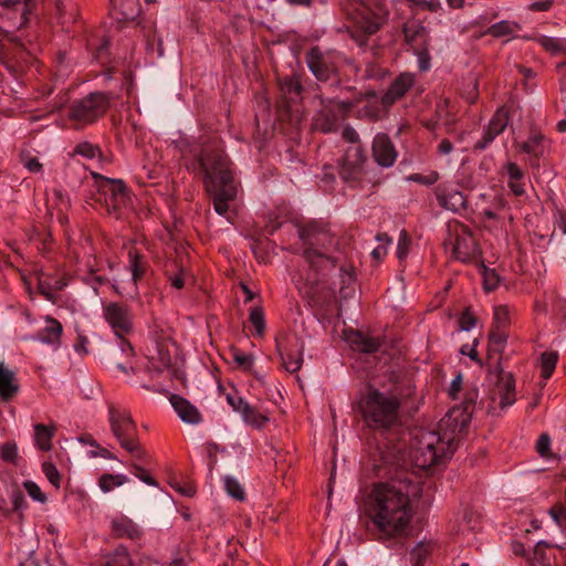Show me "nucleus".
Wrapping results in <instances>:
<instances>
[{"label": "nucleus", "instance_id": "20e7f679", "mask_svg": "<svg viewBox=\"0 0 566 566\" xmlns=\"http://www.w3.org/2000/svg\"><path fill=\"white\" fill-rule=\"evenodd\" d=\"M207 191L214 211L232 222L230 202L237 197V186L229 158L218 144L207 145L198 156Z\"/></svg>", "mask_w": 566, "mask_h": 566}, {"label": "nucleus", "instance_id": "58836bf2", "mask_svg": "<svg viewBox=\"0 0 566 566\" xmlns=\"http://www.w3.org/2000/svg\"><path fill=\"white\" fill-rule=\"evenodd\" d=\"M558 360L557 352H545L542 354L541 358V367H542V377L548 379L556 367Z\"/></svg>", "mask_w": 566, "mask_h": 566}, {"label": "nucleus", "instance_id": "7c9ffc66", "mask_svg": "<svg viewBox=\"0 0 566 566\" xmlns=\"http://www.w3.org/2000/svg\"><path fill=\"white\" fill-rule=\"evenodd\" d=\"M66 283L59 277L41 274L38 279L39 292L48 300L54 301V292L61 291Z\"/></svg>", "mask_w": 566, "mask_h": 566}, {"label": "nucleus", "instance_id": "c85d7f7f", "mask_svg": "<svg viewBox=\"0 0 566 566\" xmlns=\"http://www.w3.org/2000/svg\"><path fill=\"white\" fill-rule=\"evenodd\" d=\"M547 148L548 142L545 136L539 133L532 134L527 140L520 145L522 151L531 155L536 160L545 155Z\"/></svg>", "mask_w": 566, "mask_h": 566}, {"label": "nucleus", "instance_id": "a19ab883", "mask_svg": "<svg viewBox=\"0 0 566 566\" xmlns=\"http://www.w3.org/2000/svg\"><path fill=\"white\" fill-rule=\"evenodd\" d=\"M249 321L254 328V335L259 337L263 336L265 322L264 314L261 307H253L250 311Z\"/></svg>", "mask_w": 566, "mask_h": 566}, {"label": "nucleus", "instance_id": "338daca9", "mask_svg": "<svg viewBox=\"0 0 566 566\" xmlns=\"http://www.w3.org/2000/svg\"><path fill=\"white\" fill-rule=\"evenodd\" d=\"M476 344H478V340L474 342L473 346H470L468 344L463 345L460 349V353L462 355L469 356L472 360H475L476 363L481 364V360L479 359L478 352L475 349Z\"/></svg>", "mask_w": 566, "mask_h": 566}, {"label": "nucleus", "instance_id": "f03ea898", "mask_svg": "<svg viewBox=\"0 0 566 566\" xmlns=\"http://www.w3.org/2000/svg\"><path fill=\"white\" fill-rule=\"evenodd\" d=\"M379 451L385 465L403 471L409 464L420 470H427L453 454V451L446 449V443H442L439 433L426 428H418L410 432L408 458L406 457V446L400 441L392 446L379 447Z\"/></svg>", "mask_w": 566, "mask_h": 566}, {"label": "nucleus", "instance_id": "f3484780", "mask_svg": "<svg viewBox=\"0 0 566 566\" xmlns=\"http://www.w3.org/2000/svg\"><path fill=\"white\" fill-rule=\"evenodd\" d=\"M306 62L311 72L319 81L328 80L337 70L335 55L323 52L318 48H313L307 52Z\"/></svg>", "mask_w": 566, "mask_h": 566}, {"label": "nucleus", "instance_id": "cd10ccee", "mask_svg": "<svg viewBox=\"0 0 566 566\" xmlns=\"http://www.w3.org/2000/svg\"><path fill=\"white\" fill-rule=\"evenodd\" d=\"M19 391V385L13 370L0 361V398L10 400Z\"/></svg>", "mask_w": 566, "mask_h": 566}, {"label": "nucleus", "instance_id": "dca6fc26", "mask_svg": "<svg viewBox=\"0 0 566 566\" xmlns=\"http://www.w3.org/2000/svg\"><path fill=\"white\" fill-rule=\"evenodd\" d=\"M366 157L359 145L348 147L340 161L339 176L346 182L358 181L364 172Z\"/></svg>", "mask_w": 566, "mask_h": 566}, {"label": "nucleus", "instance_id": "f257e3e1", "mask_svg": "<svg viewBox=\"0 0 566 566\" xmlns=\"http://www.w3.org/2000/svg\"><path fill=\"white\" fill-rule=\"evenodd\" d=\"M389 474L387 481L374 485L366 499V514L385 538L405 533L412 515L410 499L421 492L415 473L394 469Z\"/></svg>", "mask_w": 566, "mask_h": 566}, {"label": "nucleus", "instance_id": "473e14b6", "mask_svg": "<svg viewBox=\"0 0 566 566\" xmlns=\"http://www.w3.org/2000/svg\"><path fill=\"white\" fill-rule=\"evenodd\" d=\"M118 350L123 356H125V361H120L117 357V350L113 354L112 360L116 365V367L124 374H128L129 371H134V368L130 364V360L134 356V349L132 345L126 340L122 339L119 342Z\"/></svg>", "mask_w": 566, "mask_h": 566}, {"label": "nucleus", "instance_id": "ddd939ff", "mask_svg": "<svg viewBox=\"0 0 566 566\" xmlns=\"http://www.w3.org/2000/svg\"><path fill=\"white\" fill-rule=\"evenodd\" d=\"M303 86L300 75L295 74L287 82L285 81V117L292 125L298 126L305 116V109L302 104Z\"/></svg>", "mask_w": 566, "mask_h": 566}, {"label": "nucleus", "instance_id": "a878e982", "mask_svg": "<svg viewBox=\"0 0 566 566\" xmlns=\"http://www.w3.org/2000/svg\"><path fill=\"white\" fill-rule=\"evenodd\" d=\"M437 200L439 205L453 212H459L467 207V199L461 191L455 189H442L437 190Z\"/></svg>", "mask_w": 566, "mask_h": 566}, {"label": "nucleus", "instance_id": "8fccbe9b", "mask_svg": "<svg viewBox=\"0 0 566 566\" xmlns=\"http://www.w3.org/2000/svg\"><path fill=\"white\" fill-rule=\"evenodd\" d=\"M409 244L410 239L406 230H401L398 238V245H397V258L399 260H403L407 258L409 252Z\"/></svg>", "mask_w": 566, "mask_h": 566}, {"label": "nucleus", "instance_id": "c03bdc74", "mask_svg": "<svg viewBox=\"0 0 566 566\" xmlns=\"http://www.w3.org/2000/svg\"><path fill=\"white\" fill-rule=\"evenodd\" d=\"M75 153L87 159H95L101 157L99 148L87 142L78 144L75 148Z\"/></svg>", "mask_w": 566, "mask_h": 566}, {"label": "nucleus", "instance_id": "4c0bfd02", "mask_svg": "<svg viewBox=\"0 0 566 566\" xmlns=\"http://www.w3.org/2000/svg\"><path fill=\"white\" fill-rule=\"evenodd\" d=\"M128 482V478L124 474L104 473L98 479V486L104 493L111 492L114 488L122 486Z\"/></svg>", "mask_w": 566, "mask_h": 566}, {"label": "nucleus", "instance_id": "13d9d810", "mask_svg": "<svg viewBox=\"0 0 566 566\" xmlns=\"http://www.w3.org/2000/svg\"><path fill=\"white\" fill-rule=\"evenodd\" d=\"M227 400L229 405L238 412H242V409H244V405H249L237 394H228Z\"/></svg>", "mask_w": 566, "mask_h": 566}, {"label": "nucleus", "instance_id": "4be33fe9", "mask_svg": "<svg viewBox=\"0 0 566 566\" xmlns=\"http://www.w3.org/2000/svg\"><path fill=\"white\" fill-rule=\"evenodd\" d=\"M415 84V76L411 73H401L397 76L382 95V104L390 107L400 99Z\"/></svg>", "mask_w": 566, "mask_h": 566}, {"label": "nucleus", "instance_id": "7ed1b4c3", "mask_svg": "<svg viewBox=\"0 0 566 566\" xmlns=\"http://www.w3.org/2000/svg\"><path fill=\"white\" fill-rule=\"evenodd\" d=\"M364 424L392 446L402 430L401 400L392 392L369 387L355 402Z\"/></svg>", "mask_w": 566, "mask_h": 566}, {"label": "nucleus", "instance_id": "052dcab7", "mask_svg": "<svg viewBox=\"0 0 566 566\" xmlns=\"http://www.w3.org/2000/svg\"><path fill=\"white\" fill-rule=\"evenodd\" d=\"M427 554L428 549L423 545H418L415 549H412L411 558L415 563V566H421L422 559L426 558Z\"/></svg>", "mask_w": 566, "mask_h": 566}, {"label": "nucleus", "instance_id": "680f3d73", "mask_svg": "<svg viewBox=\"0 0 566 566\" xmlns=\"http://www.w3.org/2000/svg\"><path fill=\"white\" fill-rule=\"evenodd\" d=\"M411 180L423 184V185H432L439 179L438 172H431L430 175H420L416 174L410 177Z\"/></svg>", "mask_w": 566, "mask_h": 566}, {"label": "nucleus", "instance_id": "864d4df0", "mask_svg": "<svg viewBox=\"0 0 566 566\" xmlns=\"http://www.w3.org/2000/svg\"><path fill=\"white\" fill-rule=\"evenodd\" d=\"M24 489L28 492V494L34 500L40 503H44L46 501V496L41 491L39 485L32 481L24 482Z\"/></svg>", "mask_w": 566, "mask_h": 566}, {"label": "nucleus", "instance_id": "3c124183", "mask_svg": "<svg viewBox=\"0 0 566 566\" xmlns=\"http://www.w3.org/2000/svg\"><path fill=\"white\" fill-rule=\"evenodd\" d=\"M0 457L6 462H14L18 457V447L14 442H6L0 447Z\"/></svg>", "mask_w": 566, "mask_h": 566}, {"label": "nucleus", "instance_id": "a18cd8bd", "mask_svg": "<svg viewBox=\"0 0 566 566\" xmlns=\"http://www.w3.org/2000/svg\"><path fill=\"white\" fill-rule=\"evenodd\" d=\"M241 415L245 422L256 427L262 426V423L268 420L265 417L256 413V411L249 405H244V409H242Z\"/></svg>", "mask_w": 566, "mask_h": 566}, {"label": "nucleus", "instance_id": "bf43d9fd", "mask_svg": "<svg viewBox=\"0 0 566 566\" xmlns=\"http://www.w3.org/2000/svg\"><path fill=\"white\" fill-rule=\"evenodd\" d=\"M133 469H134V474L140 481H143L146 484L151 485V486H156L157 485L156 481L149 474H147L146 471L142 467H139L137 464H134Z\"/></svg>", "mask_w": 566, "mask_h": 566}, {"label": "nucleus", "instance_id": "bb28decb", "mask_svg": "<svg viewBox=\"0 0 566 566\" xmlns=\"http://www.w3.org/2000/svg\"><path fill=\"white\" fill-rule=\"evenodd\" d=\"M62 332V324L55 318L48 316L45 318V326L38 332L33 339L57 347L61 343Z\"/></svg>", "mask_w": 566, "mask_h": 566}, {"label": "nucleus", "instance_id": "c756f323", "mask_svg": "<svg viewBox=\"0 0 566 566\" xmlns=\"http://www.w3.org/2000/svg\"><path fill=\"white\" fill-rule=\"evenodd\" d=\"M112 527L115 534L119 537L136 539L142 535L139 526L127 516H119L114 518L112 522Z\"/></svg>", "mask_w": 566, "mask_h": 566}, {"label": "nucleus", "instance_id": "49530a36", "mask_svg": "<svg viewBox=\"0 0 566 566\" xmlns=\"http://www.w3.org/2000/svg\"><path fill=\"white\" fill-rule=\"evenodd\" d=\"M418 57V66L420 71H428L431 67V56L429 53V45H424L413 50Z\"/></svg>", "mask_w": 566, "mask_h": 566}, {"label": "nucleus", "instance_id": "e2e57ef3", "mask_svg": "<svg viewBox=\"0 0 566 566\" xmlns=\"http://www.w3.org/2000/svg\"><path fill=\"white\" fill-rule=\"evenodd\" d=\"M233 358L234 361L244 369H250L253 365V359L250 355L235 353Z\"/></svg>", "mask_w": 566, "mask_h": 566}, {"label": "nucleus", "instance_id": "5fc2aeb1", "mask_svg": "<svg viewBox=\"0 0 566 566\" xmlns=\"http://www.w3.org/2000/svg\"><path fill=\"white\" fill-rule=\"evenodd\" d=\"M106 566H132V560L128 553L122 548L116 552L115 558L109 560Z\"/></svg>", "mask_w": 566, "mask_h": 566}, {"label": "nucleus", "instance_id": "2eb2a0df", "mask_svg": "<svg viewBox=\"0 0 566 566\" xmlns=\"http://www.w3.org/2000/svg\"><path fill=\"white\" fill-rule=\"evenodd\" d=\"M453 256L461 262H470L478 255V245L468 227L454 226L451 230V242Z\"/></svg>", "mask_w": 566, "mask_h": 566}, {"label": "nucleus", "instance_id": "4d7b16f0", "mask_svg": "<svg viewBox=\"0 0 566 566\" xmlns=\"http://www.w3.org/2000/svg\"><path fill=\"white\" fill-rule=\"evenodd\" d=\"M459 325L462 331H470L475 326L474 315L470 313L468 310L464 311L459 318Z\"/></svg>", "mask_w": 566, "mask_h": 566}, {"label": "nucleus", "instance_id": "aec40b11", "mask_svg": "<svg viewBox=\"0 0 566 566\" xmlns=\"http://www.w3.org/2000/svg\"><path fill=\"white\" fill-rule=\"evenodd\" d=\"M500 174L505 178L506 185L515 197L525 193V171L514 161L507 160L501 167Z\"/></svg>", "mask_w": 566, "mask_h": 566}, {"label": "nucleus", "instance_id": "39448f33", "mask_svg": "<svg viewBox=\"0 0 566 566\" xmlns=\"http://www.w3.org/2000/svg\"><path fill=\"white\" fill-rule=\"evenodd\" d=\"M293 224L303 243L304 256L307 262L316 266L328 261L327 251L334 244V237L329 229L318 221H307L305 223L293 221Z\"/></svg>", "mask_w": 566, "mask_h": 566}, {"label": "nucleus", "instance_id": "0e129e2a", "mask_svg": "<svg viewBox=\"0 0 566 566\" xmlns=\"http://www.w3.org/2000/svg\"><path fill=\"white\" fill-rule=\"evenodd\" d=\"M549 446H551L549 437L547 434H542L536 442L537 452L541 455H545L549 450Z\"/></svg>", "mask_w": 566, "mask_h": 566}, {"label": "nucleus", "instance_id": "e433bc0d", "mask_svg": "<svg viewBox=\"0 0 566 566\" xmlns=\"http://www.w3.org/2000/svg\"><path fill=\"white\" fill-rule=\"evenodd\" d=\"M128 255L132 280L134 282V285H137V282L143 277L145 273V262L143 260V255L136 251L130 250ZM135 292L137 293V286H135Z\"/></svg>", "mask_w": 566, "mask_h": 566}, {"label": "nucleus", "instance_id": "b1692460", "mask_svg": "<svg viewBox=\"0 0 566 566\" xmlns=\"http://www.w3.org/2000/svg\"><path fill=\"white\" fill-rule=\"evenodd\" d=\"M345 339L354 349L367 354L377 352L381 345L378 338L370 337L363 332L354 329L345 332Z\"/></svg>", "mask_w": 566, "mask_h": 566}, {"label": "nucleus", "instance_id": "9b49d317", "mask_svg": "<svg viewBox=\"0 0 566 566\" xmlns=\"http://www.w3.org/2000/svg\"><path fill=\"white\" fill-rule=\"evenodd\" d=\"M500 357L494 359V369L489 371V380L495 384L493 400L499 399L502 409L515 402V381L512 374H505L501 368Z\"/></svg>", "mask_w": 566, "mask_h": 566}, {"label": "nucleus", "instance_id": "79ce46f5", "mask_svg": "<svg viewBox=\"0 0 566 566\" xmlns=\"http://www.w3.org/2000/svg\"><path fill=\"white\" fill-rule=\"evenodd\" d=\"M510 325V311L505 305H500L494 308L493 313V328L505 329Z\"/></svg>", "mask_w": 566, "mask_h": 566}, {"label": "nucleus", "instance_id": "0eeeda50", "mask_svg": "<svg viewBox=\"0 0 566 566\" xmlns=\"http://www.w3.org/2000/svg\"><path fill=\"white\" fill-rule=\"evenodd\" d=\"M108 421L113 436L119 446L138 460H143L146 452L142 449L137 424L126 408L109 406Z\"/></svg>", "mask_w": 566, "mask_h": 566}, {"label": "nucleus", "instance_id": "423d86ee", "mask_svg": "<svg viewBox=\"0 0 566 566\" xmlns=\"http://www.w3.org/2000/svg\"><path fill=\"white\" fill-rule=\"evenodd\" d=\"M345 11L364 36H357L359 44L365 43L366 35L376 33L388 17V9L376 0H347Z\"/></svg>", "mask_w": 566, "mask_h": 566}, {"label": "nucleus", "instance_id": "de8ad7c7", "mask_svg": "<svg viewBox=\"0 0 566 566\" xmlns=\"http://www.w3.org/2000/svg\"><path fill=\"white\" fill-rule=\"evenodd\" d=\"M43 473L45 474L46 479L50 481V483L55 486L56 489L60 488L61 482V475L56 469V467L51 462H44L42 464Z\"/></svg>", "mask_w": 566, "mask_h": 566}, {"label": "nucleus", "instance_id": "69168bd1", "mask_svg": "<svg viewBox=\"0 0 566 566\" xmlns=\"http://www.w3.org/2000/svg\"><path fill=\"white\" fill-rule=\"evenodd\" d=\"M185 271L184 270H180L178 273L176 274H169L168 275V280L171 284V286H174L175 289H182L184 285H185Z\"/></svg>", "mask_w": 566, "mask_h": 566}, {"label": "nucleus", "instance_id": "72a5a7b5", "mask_svg": "<svg viewBox=\"0 0 566 566\" xmlns=\"http://www.w3.org/2000/svg\"><path fill=\"white\" fill-rule=\"evenodd\" d=\"M54 432V427H48L42 423L34 426V440L40 450L49 451L52 448L51 440Z\"/></svg>", "mask_w": 566, "mask_h": 566}, {"label": "nucleus", "instance_id": "6e6552de", "mask_svg": "<svg viewBox=\"0 0 566 566\" xmlns=\"http://www.w3.org/2000/svg\"><path fill=\"white\" fill-rule=\"evenodd\" d=\"M469 422L470 412L468 411V406L453 407L439 421L436 433H439L442 439V443H446L447 450L455 451L458 442L468 428Z\"/></svg>", "mask_w": 566, "mask_h": 566}, {"label": "nucleus", "instance_id": "9d476101", "mask_svg": "<svg viewBox=\"0 0 566 566\" xmlns=\"http://www.w3.org/2000/svg\"><path fill=\"white\" fill-rule=\"evenodd\" d=\"M109 104L104 93H93L75 102L71 108V118L83 124H90L101 117Z\"/></svg>", "mask_w": 566, "mask_h": 566}, {"label": "nucleus", "instance_id": "6e6d98bb", "mask_svg": "<svg viewBox=\"0 0 566 566\" xmlns=\"http://www.w3.org/2000/svg\"><path fill=\"white\" fill-rule=\"evenodd\" d=\"M407 1L421 8L422 10H428L430 12H437L441 8V3L439 0H407Z\"/></svg>", "mask_w": 566, "mask_h": 566}, {"label": "nucleus", "instance_id": "412c9836", "mask_svg": "<svg viewBox=\"0 0 566 566\" xmlns=\"http://www.w3.org/2000/svg\"><path fill=\"white\" fill-rule=\"evenodd\" d=\"M402 34L406 44H408L412 50L429 45L430 43L429 30L421 21H406L402 24Z\"/></svg>", "mask_w": 566, "mask_h": 566}, {"label": "nucleus", "instance_id": "603ef678", "mask_svg": "<svg viewBox=\"0 0 566 566\" xmlns=\"http://www.w3.org/2000/svg\"><path fill=\"white\" fill-rule=\"evenodd\" d=\"M500 277L494 270L484 269L483 271V284L486 292H491L499 285Z\"/></svg>", "mask_w": 566, "mask_h": 566}, {"label": "nucleus", "instance_id": "2f4dec72", "mask_svg": "<svg viewBox=\"0 0 566 566\" xmlns=\"http://www.w3.org/2000/svg\"><path fill=\"white\" fill-rule=\"evenodd\" d=\"M506 340L507 334L505 329L492 327L489 334L488 360H492L494 355H500L503 352Z\"/></svg>", "mask_w": 566, "mask_h": 566}, {"label": "nucleus", "instance_id": "a211bd4d", "mask_svg": "<svg viewBox=\"0 0 566 566\" xmlns=\"http://www.w3.org/2000/svg\"><path fill=\"white\" fill-rule=\"evenodd\" d=\"M509 111L500 107L489 122L482 138L475 144L474 149L484 150L507 126Z\"/></svg>", "mask_w": 566, "mask_h": 566}, {"label": "nucleus", "instance_id": "5701e85b", "mask_svg": "<svg viewBox=\"0 0 566 566\" xmlns=\"http://www.w3.org/2000/svg\"><path fill=\"white\" fill-rule=\"evenodd\" d=\"M388 108L382 104V97L378 98L376 93H370L358 107L357 116L361 119L376 122L382 118Z\"/></svg>", "mask_w": 566, "mask_h": 566}, {"label": "nucleus", "instance_id": "c9c22d12", "mask_svg": "<svg viewBox=\"0 0 566 566\" xmlns=\"http://www.w3.org/2000/svg\"><path fill=\"white\" fill-rule=\"evenodd\" d=\"M535 40L552 54H566V39L541 35Z\"/></svg>", "mask_w": 566, "mask_h": 566}, {"label": "nucleus", "instance_id": "37998d69", "mask_svg": "<svg viewBox=\"0 0 566 566\" xmlns=\"http://www.w3.org/2000/svg\"><path fill=\"white\" fill-rule=\"evenodd\" d=\"M379 245L371 251V256L380 261L387 254V248L392 243L391 238L387 233H378L376 235Z\"/></svg>", "mask_w": 566, "mask_h": 566}, {"label": "nucleus", "instance_id": "1a4fd4ad", "mask_svg": "<svg viewBox=\"0 0 566 566\" xmlns=\"http://www.w3.org/2000/svg\"><path fill=\"white\" fill-rule=\"evenodd\" d=\"M102 316L119 339L133 329V313L128 305L119 302H103Z\"/></svg>", "mask_w": 566, "mask_h": 566}, {"label": "nucleus", "instance_id": "f8f14e48", "mask_svg": "<svg viewBox=\"0 0 566 566\" xmlns=\"http://www.w3.org/2000/svg\"><path fill=\"white\" fill-rule=\"evenodd\" d=\"M352 104L348 102L331 99L327 103L322 101V108L314 118V127L323 133L336 132L340 120L350 109Z\"/></svg>", "mask_w": 566, "mask_h": 566}, {"label": "nucleus", "instance_id": "6ab92c4d", "mask_svg": "<svg viewBox=\"0 0 566 566\" xmlns=\"http://www.w3.org/2000/svg\"><path fill=\"white\" fill-rule=\"evenodd\" d=\"M373 157L381 167H391L397 159L396 148L386 134H377L373 142Z\"/></svg>", "mask_w": 566, "mask_h": 566}, {"label": "nucleus", "instance_id": "09e8293b", "mask_svg": "<svg viewBox=\"0 0 566 566\" xmlns=\"http://www.w3.org/2000/svg\"><path fill=\"white\" fill-rule=\"evenodd\" d=\"M549 515L560 528H566V506L562 504L552 506L549 509Z\"/></svg>", "mask_w": 566, "mask_h": 566}, {"label": "nucleus", "instance_id": "f704fd0d", "mask_svg": "<svg viewBox=\"0 0 566 566\" xmlns=\"http://www.w3.org/2000/svg\"><path fill=\"white\" fill-rule=\"evenodd\" d=\"M520 29L521 27L517 22L502 20L500 22L492 24L486 30L485 34H489L494 38H501L506 35H513Z\"/></svg>", "mask_w": 566, "mask_h": 566}, {"label": "nucleus", "instance_id": "ea45409f", "mask_svg": "<svg viewBox=\"0 0 566 566\" xmlns=\"http://www.w3.org/2000/svg\"><path fill=\"white\" fill-rule=\"evenodd\" d=\"M224 489L227 493L238 501H243L245 499V491L240 482L230 475L224 478Z\"/></svg>", "mask_w": 566, "mask_h": 566}, {"label": "nucleus", "instance_id": "4468645a", "mask_svg": "<svg viewBox=\"0 0 566 566\" xmlns=\"http://www.w3.org/2000/svg\"><path fill=\"white\" fill-rule=\"evenodd\" d=\"M128 199L127 189L122 180L103 178L98 184V201L106 206L109 213L126 206Z\"/></svg>", "mask_w": 566, "mask_h": 566}, {"label": "nucleus", "instance_id": "393cba45", "mask_svg": "<svg viewBox=\"0 0 566 566\" xmlns=\"http://www.w3.org/2000/svg\"><path fill=\"white\" fill-rule=\"evenodd\" d=\"M170 403L184 422L198 424L201 421L199 410L181 396L172 395L170 397Z\"/></svg>", "mask_w": 566, "mask_h": 566}, {"label": "nucleus", "instance_id": "774afa93", "mask_svg": "<svg viewBox=\"0 0 566 566\" xmlns=\"http://www.w3.org/2000/svg\"><path fill=\"white\" fill-rule=\"evenodd\" d=\"M343 137L347 142L357 145L359 142V135L358 133L350 126H346L343 130Z\"/></svg>", "mask_w": 566, "mask_h": 566}]
</instances>
